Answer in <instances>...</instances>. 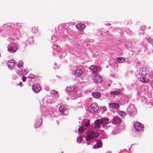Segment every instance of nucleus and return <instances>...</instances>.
Segmentation results:
<instances>
[{"mask_svg": "<svg viewBox=\"0 0 153 153\" xmlns=\"http://www.w3.org/2000/svg\"><path fill=\"white\" fill-rule=\"evenodd\" d=\"M17 49V48L14 46L10 47L8 48V50L12 53L15 52Z\"/></svg>", "mask_w": 153, "mask_h": 153, "instance_id": "f3484780", "label": "nucleus"}, {"mask_svg": "<svg viewBox=\"0 0 153 153\" xmlns=\"http://www.w3.org/2000/svg\"><path fill=\"white\" fill-rule=\"evenodd\" d=\"M26 80V77L25 76H23L22 77V80L23 82H25Z\"/></svg>", "mask_w": 153, "mask_h": 153, "instance_id": "473e14b6", "label": "nucleus"}, {"mask_svg": "<svg viewBox=\"0 0 153 153\" xmlns=\"http://www.w3.org/2000/svg\"><path fill=\"white\" fill-rule=\"evenodd\" d=\"M109 119L108 117L105 118L104 120V122L105 124H108Z\"/></svg>", "mask_w": 153, "mask_h": 153, "instance_id": "cd10ccee", "label": "nucleus"}, {"mask_svg": "<svg viewBox=\"0 0 153 153\" xmlns=\"http://www.w3.org/2000/svg\"><path fill=\"white\" fill-rule=\"evenodd\" d=\"M76 26L78 29L81 30L85 28V25L82 23H78L76 25Z\"/></svg>", "mask_w": 153, "mask_h": 153, "instance_id": "1a4fd4ad", "label": "nucleus"}, {"mask_svg": "<svg viewBox=\"0 0 153 153\" xmlns=\"http://www.w3.org/2000/svg\"><path fill=\"white\" fill-rule=\"evenodd\" d=\"M102 80V78L100 76H95L93 77V80L96 83L100 82Z\"/></svg>", "mask_w": 153, "mask_h": 153, "instance_id": "39448f33", "label": "nucleus"}, {"mask_svg": "<svg viewBox=\"0 0 153 153\" xmlns=\"http://www.w3.org/2000/svg\"><path fill=\"white\" fill-rule=\"evenodd\" d=\"M93 96L94 98H98L100 96V93L98 92H94L92 93Z\"/></svg>", "mask_w": 153, "mask_h": 153, "instance_id": "a211bd4d", "label": "nucleus"}, {"mask_svg": "<svg viewBox=\"0 0 153 153\" xmlns=\"http://www.w3.org/2000/svg\"><path fill=\"white\" fill-rule=\"evenodd\" d=\"M118 114L121 117H123L126 115V112L123 111H119L118 112Z\"/></svg>", "mask_w": 153, "mask_h": 153, "instance_id": "4be33fe9", "label": "nucleus"}, {"mask_svg": "<svg viewBox=\"0 0 153 153\" xmlns=\"http://www.w3.org/2000/svg\"><path fill=\"white\" fill-rule=\"evenodd\" d=\"M99 109V107L97 104H92L88 108V110L91 112H96Z\"/></svg>", "mask_w": 153, "mask_h": 153, "instance_id": "f03ea898", "label": "nucleus"}, {"mask_svg": "<svg viewBox=\"0 0 153 153\" xmlns=\"http://www.w3.org/2000/svg\"><path fill=\"white\" fill-rule=\"evenodd\" d=\"M8 40L10 42H13L14 40V39H13L11 38H8Z\"/></svg>", "mask_w": 153, "mask_h": 153, "instance_id": "2f4dec72", "label": "nucleus"}, {"mask_svg": "<svg viewBox=\"0 0 153 153\" xmlns=\"http://www.w3.org/2000/svg\"><path fill=\"white\" fill-rule=\"evenodd\" d=\"M120 92L117 91H114L110 93V94L112 96H117L120 94Z\"/></svg>", "mask_w": 153, "mask_h": 153, "instance_id": "dca6fc26", "label": "nucleus"}, {"mask_svg": "<svg viewBox=\"0 0 153 153\" xmlns=\"http://www.w3.org/2000/svg\"><path fill=\"white\" fill-rule=\"evenodd\" d=\"M89 68L91 70V72L93 73H94L95 72L98 71L100 70L99 67L94 66L92 65H91L90 66Z\"/></svg>", "mask_w": 153, "mask_h": 153, "instance_id": "0eeeda50", "label": "nucleus"}, {"mask_svg": "<svg viewBox=\"0 0 153 153\" xmlns=\"http://www.w3.org/2000/svg\"><path fill=\"white\" fill-rule=\"evenodd\" d=\"M121 121V119L118 116H116L114 117L112 120V123L113 124H118Z\"/></svg>", "mask_w": 153, "mask_h": 153, "instance_id": "20e7f679", "label": "nucleus"}, {"mask_svg": "<svg viewBox=\"0 0 153 153\" xmlns=\"http://www.w3.org/2000/svg\"><path fill=\"white\" fill-rule=\"evenodd\" d=\"M55 92L56 93L55 94H58V92L57 91H55Z\"/></svg>", "mask_w": 153, "mask_h": 153, "instance_id": "72a5a7b5", "label": "nucleus"}, {"mask_svg": "<svg viewBox=\"0 0 153 153\" xmlns=\"http://www.w3.org/2000/svg\"><path fill=\"white\" fill-rule=\"evenodd\" d=\"M42 120L41 119L37 120L35 124V127L37 128L39 127L42 124Z\"/></svg>", "mask_w": 153, "mask_h": 153, "instance_id": "ddd939ff", "label": "nucleus"}, {"mask_svg": "<svg viewBox=\"0 0 153 153\" xmlns=\"http://www.w3.org/2000/svg\"><path fill=\"white\" fill-rule=\"evenodd\" d=\"M102 121L100 119H97L94 122V126L95 127L98 128L100 127V125L101 124Z\"/></svg>", "mask_w": 153, "mask_h": 153, "instance_id": "9d476101", "label": "nucleus"}, {"mask_svg": "<svg viewBox=\"0 0 153 153\" xmlns=\"http://www.w3.org/2000/svg\"><path fill=\"white\" fill-rule=\"evenodd\" d=\"M88 135H90V136L93 139L95 137L98 136V134L94 131H91L88 133Z\"/></svg>", "mask_w": 153, "mask_h": 153, "instance_id": "6e6552de", "label": "nucleus"}, {"mask_svg": "<svg viewBox=\"0 0 153 153\" xmlns=\"http://www.w3.org/2000/svg\"><path fill=\"white\" fill-rule=\"evenodd\" d=\"M99 147H100V146L99 145V143H97V144H96L95 145H94L93 146V148L94 149L97 148Z\"/></svg>", "mask_w": 153, "mask_h": 153, "instance_id": "c85d7f7f", "label": "nucleus"}, {"mask_svg": "<svg viewBox=\"0 0 153 153\" xmlns=\"http://www.w3.org/2000/svg\"><path fill=\"white\" fill-rule=\"evenodd\" d=\"M32 89L36 93H38L41 89L40 85L39 84H35L32 87Z\"/></svg>", "mask_w": 153, "mask_h": 153, "instance_id": "7ed1b4c3", "label": "nucleus"}, {"mask_svg": "<svg viewBox=\"0 0 153 153\" xmlns=\"http://www.w3.org/2000/svg\"><path fill=\"white\" fill-rule=\"evenodd\" d=\"M59 110L60 112L64 114H65V112L66 111L65 108L63 106H60L59 107Z\"/></svg>", "mask_w": 153, "mask_h": 153, "instance_id": "4468645a", "label": "nucleus"}, {"mask_svg": "<svg viewBox=\"0 0 153 153\" xmlns=\"http://www.w3.org/2000/svg\"><path fill=\"white\" fill-rule=\"evenodd\" d=\"M90 124V121L89 120H85L83 125L85 127H88Z\"/></svg>", "mask_w": 153, "mask_h": 153, "instance_id": "aec40b11", "label": "nucleus"}, {"mask_svg": "<svg viewBox=\"0 0 153 153\" xmlns=\"http://www.w3.org/2000/svg\"><path fill=\"white\" fill-rule=\"evenodd\" d=\"M21 71L22 72V74L23 75H25L27 73V71L23 70H22Z\"/></svg>", "mask_w": 153, "mask_h": 153, "instance_id": "7c9ffc66", "label": "nucleus"}, {"mask_svg": "<svg viewBox=\"0 0 153 153\" xmlns=\"http://www.w3.org/2000/svg\"><path fill=\"white\" fill-rule=\"evenodd\" d=\"M82 71L80 69L76 70L74 72V75L77 77L80 76L82 75Z\"/></svg>", "mask_w": 153, "mask_h": 153, "instance_id": "423d86ee", "label": "nucleus"}, {"mask_svg": "<svg viewBox=\"0 0 153 153\" xmlns=\"http://www.w3.org/2000/svg\"><path fill=\"white\" fill-rule=\"evenodd\" d=\"M86 129V128H84L83 126H81L80 127L78 128V131L79 133H80L83 131H85Z\"/></svg>", "mask_w": 153, "mask_h": 153, "instance_id": "412c9836", "label": "nucleus"}, {"mask_svg": "<svg viewBox=\"0 0 153 153\" xmlns=\"http://www.w3.org/2000/svg\"><path fill=\"white\" fill-rule=\"evenodd\" d=\"M82 136H80L77 139V141L79 143H81L82 142Z\"/></svg>", "mask_w": 153, "mask_h": 153, "instance_id": "bb28decb", "label": "nucleus"}, {"mask_svg": "<svg viewBox=\"0 0 153 153\" xmlns=\"http://www.w3.org/2000/svg\"><path fill=\"white\" fill-rule=\"evenodd\" d=\"M22 82H20V83H19V84H20V85H21V84H22Z\"/></svg>", "mask_w": 153, "mask_h": 153, "instance_id": "f704fd0d", "label": "nucleus"}, {"mask_svg": "<svg viewBox=\"0 0 153 153\" xmlns=\"http://www.w3.org/2000/svg\"><path fill=\"white\" fill-rule=\"evenodd\" d=\"M90 136H91L90 135L88 134V135L86 137L85 139L87 141H89L93 139V138Z\"/></svg>", "mask_w": 153, "mask_h": 153, "instance_id": "a878e982", "label": "nucleus"}, {"mask_svg": "<svg viewBox=\"0 0 153 153\" xmlns=\"http://www.w3.org/2000/svg\"><path fill=\"white\" fill-rule=\"evenodd\" d=\"M143 69H144V68L143 69L142 68V69H140L139 72V73L142 76L146 74V72L145 71H143Z\"/></svg>", "mask_w": 153, "mask_h": 153, "instance_id": "5701e85b", "label": "nucleus"}, {"mask_svg": "<svg viewBox=\"0 0 153 153\" xmlns=\"http://www.w3.org/2000/svg\"><path fill=\"white\" fill-rule=\"evenodd\" d=\"M23 64L24 63L23 62L22 60H20L17 66L19 67H20L23 65Z\"/></svg>", "mask_w": 153, "mask_h": 153, "instance_id": "393cba45", "label": "nucleus"}, {"mask_svg": "<svg viewBox=\"0 0 153 153\" xmlns=\"http://www.w3.org/2000/svg\"><path fill=\"white\" fill-rule=\"evenodd\" d=\"M119 104L118 103H111L110 104V106L112 108H118Z\"/></svg>", "mask_w": 153, "mask_h": 153, "instance_id": "2eb2a0df", "label": "nucleus"}, {"mask_svg": "<svg viewBox=\"0 0 153 153\" xmlns=\"http://www.w3.org/2000/svg\"><path fill=\"white\" fill-rule=\"evenodd\" d=\"M87 144H88H88H89V143L88 142H87Z\"/></svg>", "mask_w": 153, "mask_h": 153, "instance_id": "e433bc0d", "label": "nucleus"}, {"mask_svg": "<svg viewBox=\"0 0 153 153\" xmlns=\"http://www.w3.org/2000/svg\"><path fill=\"white\" fill-rule=\"evenodd\" d=\"M17 27V26H16V25H15V27Z\"/></svg>", "mask_w": 153, "mask_h": 153, "instance_id": "4c0bfd02", "label": "nucleus"}, {"mask_svg": "<svg viewBox=\"0 0 153 153\" xmlns=\"http://www.w3.org/2000/svg\"><path fill=\"white\" fill-rule=\"evenodd\" d=\"M74 88L73 87L71 88H67V90L68 91H72L74 90Z\"/></svg>", "mask_w": 153, "mask_h": 153, "instance_id": "c756f323", "label": "nucleus"}, {"mask_svg": "<svg viewBox=\"0 0 153 153\" xmlns=\"http://www.w3.org/2000/svg\"><path fill=\"white\" fill-rule=\"evenodd\" d=\"M117 60L119 63H122L124 62L125 59L123 57H119L117 58Z\"/></svg>", "mask_w": 153, "mask_h": 153, "instance_id": "6ab92c4d", "label": "nucleus"}, {"mask_svg": "<svg viewBox=\"0 0 153 153\" xmlns=\"http://www.w3.org/2000/svg\"><path fill=\"white\" fill-rule=\"evenodd\" d=\"M14 61L13 60H10L7 64L8 67L10 68H11L15 65Z\"/></svg>", "mask_w": 153, "mask_h": 153, "instance_id": "f8f14e48", "label": "nucleus"}, {"mask_svg": "<svg viewBox=\"0 0 153 153\" xmlns=\"http://www.w3.org/2000/svg\"><path fill=\"white\" fill-rule=\"evenodd\" d=\"M141 82L143 83H148L149 82V79L148 78L145 76H142L140 78Z\"/></svg>", "mask_w": 153, "mask_h": 153, "instance_id": "9b49d317", "label": "nucleus"}, {"mask_svg": "<svg viewBox=\"0 0 153 153\" xmlns=\"http://www.w3.org/2000/svg\"><path fill=\"white\" fill-rule=\"evenodd\" d=\"M134 126L136 130L137 131H141L144 129L143 125L139 122L135 123Z\"/></svg>", "mask_w": 153, "mask_h": 153, "instance_id": "f257e3e1", "label": "nucleus"}, {"mask_svg": "<svg viewBox=\"0 0 153 153\" xmlns=\"http://www.w3.org/2000/svg\"><path fill=\"white\" fill-rule=\"evenodd\" d=\"M38 31V28L37 27L34 26L32 27V31L34 33H36Z\"/></svg>", "mask_w": 153, "mask_h": 153, "instance_id": "b1692460", "label": "nucleus"}, {"mask_svg": "<svg viewBox=\"0 0 153 153\" xmlns=\"http://www.w3.org/2000/svg\"><path fill=\"white\" fill-rule=\"evenodd\" d=\"M106 153H111V152H109V151H108Z\"/></svg>", "mask_w": 153, "mask_h": 153, "instance_id": "c9c22d12", "label": "nucleus"}]
</instances>
